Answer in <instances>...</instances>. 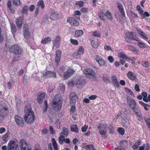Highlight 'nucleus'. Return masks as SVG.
<instances>
[{
	"label": "nucleus",
	"mask_w": 150,
	"mask_h": 150,
	"mask_svg": "<svg viewBox=\"0 0 150 150\" xmlns=\"http://www.w3.org/2000/svg\"><path fill=\"white\" fill-rule=\"evenodd\" d=\"M23 32L28 31V25L26 24H25L23 27Z\"/></svg>",
	"instance_id": "nucleus-62"
},
{
	"label": "nucleus",
	"mask_w": 150,
	"mask_h": 150,
	"mask_svg": "<svg viewBox=\"0 0 150 150\" xmlns=\"http://www.w3.org/2000/svg\"><path fill=\"white\" fill-rule=\"evenodd\" d=\"M115 16L117 21L120 22L122 21V17L120 16L117 11H115Z\"/></svg>",
	"instance_id": "nucleus-31"
},
{
	"label": "nucleus",
	"mask_w": 150,
	"mask_h": 150,
	"mask_svg": "<svg viewBox=\"0 0 150 150\" xmlns=\"http://www.w3.org/2000/svg\"><path fill=\"white\" fill-rule=\"evenodd\" d=\"M20 146L21 150H31L28 148V144L27 143L24 139L20 140Z\"/></svg>",
	"instance_id": "nucleus-7"
},
{
	"label": "nucleus",
	"mask_w": 150,
	"mask_h": 150,
	"mask_svg": "<svg viewBox=\"0 0 150 150\" xmlns=\"http://www.w3.org/2000/svg\"><path fill=\"white\" fill-rule=\"evenodd\" d=\"M128 48L129 50L131 51L136 54H137L138 52V50L134 47L132 45H129L128 46Z\"/></svg>",
	"instance_id": "nucleus-32"
},
{
	"label": "nucleus",
	"mask_w": 150,
	"mask_h": 150,
	"mask_svg": "<svg viewBox=\"0 0 150 150\" xmlns=\"http://www.w3.org/2000/svg\"><path fill=\"white\" fill-rule=\"evenodd\" d=\"M118 8L120 11L121 13V15L124 17H125V13L123 8L122 5L120 3H118Z\"/></svg>",
	"instance_id": "nucleus-30"
},
{
	"label": "nucleus",
	"mask_w": 150,
	"mask_h": 150,
	"mask_svg": "<svg viewBox=\"0 0 150 150\" xmlns=\"http://www.w3.org/2000/svg\"><path fill=\"white\" fill-rule=\"evenodd\" d=\"M23 35L24 37L26 39H28L30 36V33L29 32V31L23 32Z\"/></svg>",
	"instance_id": "nucleus-43"
},
{
	"label": "nucleus",
	"mask_w": 150,
	"mask_h": 150,
	"mask_svg": "<svg viewBox=\"0 0 150 150\" xmlns=\"http://www.w3.org/2000/svg\"><path fill=\"white\" fill-rule=\"evenodd\" d=\"M142 65L143 66L146 67H148L149 66V62L146 61H143L142 62Z\"/></svg>",
	"instance_id": "nucleus-48"
},
{
	"label": "nucleus",
	"mask_w": 150,
	"mask_h": 150,
	"mask_svg": "<svg viewBox=\"0 0 150 150\" xmlns=\"http://www.w3.org/2000/svg\"><path fill=\"white\" fill-rule=\"evenodd\" d=\"M98 16L99 18L102 20L105 21L106 20V18L105 17V15L103 12H101L98 13Z\"/></svg>",
	"instance_id": "nucleus-39"
},
{
	"label": "nucleus",
	"mask_w": 150,
	"mask_h": 150,
	"mask_svg": "<svg viewBox=\"0 0 150 150\" xmlns=\"http://www.w3.org/2000/svg\"><path fill=\"white\" fill-rule=\"evenodd\" d=\"M28 10V7L27 6H24L22 9L23 12L24 13H26Z\"/></svg>",
	"instance_id": "nucleus-60"
},
{
	"label": "nucleus",
	"mask_w": 150,
	"mask_h": 150,
	"mask_svg": "<svg viewBox=\"0 0 150 150\" xmlns=\"http://www.w3.org/2000/svg\"><path fill=\"white\" fill-rule=\"evenodd\" d=\"M13 3L16 6H18L20 4V0H13Z\"/></svg>",
	"instance_id": "nucleus-55"
},
{
	"label": "nucleus",
	"mask_w": 150,
	"mask_h": 150,
	"mask_svg": "<svg viewBox=\"0 0 150 150\" xmlns=\"http://www.w3.org/2000/svg\"><path fill=\"white\" fill-rule=\"evenodd\" d=\"M118 131L119 133L121 135H123L125 133V130L124 129L122 128H119L118 129Z\"/></svg>",
	"instance_id": "nucleus-50"
},
{
	"label": "nucleus",
	"mask_w": 150,
	"mask_h": 150,
	"mask_svg": "<svg viewBox=\"0 0 150 150\" xmlns=\"http://www.w3.org/2000/svg\"><path fill=\"white\" fill-rule=\"evenodd\" d=\"M60 122L59 120V119H57L55 122V124L56 126L58 129H59L60 128Z\"/></svg>",
	"instance_id": "nucleus-56"
},
{
	"label": "nucleus",
	"mask_w": 150,
	"mask_h": 150,
	"mask_svg": "<svg viewBox=\"0 0 150 150\" xmlns=\"http://www.w3.org/2000/svg\"><path fill=\"white\" fill-rule=\"evenodd\" d=\"M76 4L79 6H82L83 5V2L82 1H77L76 2Z\"/></svg>",
	"instance_id": "nucleus-63"
},
{
	"label": "nucleus",
	"mask_w": 150,
	"mask_h": 150,
	"mask_svg": "<svg viewBox=\"0 0 150 150\" xmlns=\"http://www.w3.org/2000/svg\"><path fill=\"white\" fill-rule=\"evenodd\" d=\"M25 115L24 119L25 121L29 123H32L35 120V117L34 114L32 112L30 108L25 107L24 109Z\"/></svg>",
	"instance_id": "nucleus-2"
},
{
	"label": "nucleus",
	"mask_w": 150,
	"mask_h": 150,
	"mask_svg": "<svg viewBox=\"0 0 150 150\" xmlns=\"http://www.w3.org/2000/svg\"><path fill=\"white\" fill-rule=\"evenodd\" d=\"M137 10L138 11L139 13L142 15L143 13L144 12V11L143 9L141 8L140 5H138L136 6Z\"/></svg>",
	"instance_id": "nucleus-44"
},
{
	"label": "nucleus",
	"mask_w": 150,
	"mask_h": 150,
	"mask_svg": "<svg viewBox=\"0 0 150 150\" xmlns=\"http://www.w3.org/2000/svg\"><path fill=\"white\" fill-rule=\"evenodd\" d=\"M11 26L12 32L13 33H15L16 32V27L14 24L11 23Z\"/></svg>",
	"instance_id": "nucleus-47"
},
{
	"label": "nucleus",
	"mask_w": 150,
	"mask_h": 150,
	"mask_svg": "<svg viewBox=\"0 0 150 150\" xmlns=\"http://www.w3.org/2000/svg\"><path fill=\"white\" fill-rule=\"evenodd\" d=\"M56 76V73L55 72L47 70L44 73H43V77L47 76L48 77L54 78H55Z\"/></svg>",
	"instance_id": "nucleus-16"
},
{
	"label": "nucleus",
	"mask_w": 150,
	"mask_h": 150,
	"mask_svg": "<svg viewBox=\"0 0 150 150\" xmlns=\"http://www.w3.org/2000/svg\"><path fill=\"white\" fill-rule=\"evenodd\" d=\"M84 53V49L82 47H79L76 53H75L73 54V57L77 59L79 57V55H81Z\"/></svg>",
	"instance_id": "nucleus-12"
},
{
	"label": "nucleus",
	"mask_w": 150,
	"mask_h": 150,
	"mask_svg": "<svg viewBox=\"0 0 150 150\" xmlns=\"http://www.w3.org/2000/svg\"><path fill=\"white\" fill-rule=\"evenodd\" d=\"M111 79L114 86L117 88L119 87L120 85L116 76H111Z\"/></svg>",
	"instance_id": "nucleus-20"
},
{
	"label": "nucleus",
	"mask_w": 150,
	"mask_h": 150,
	"mask_svg": "<svg viewBox=\"0 0 150 150\" xmlns=\"http://www.w3.org/2000/svg\"><path fill=\"white\" fill-rule=\"evenodd\" d=\"M37 5L38 7L41 8L43 9L45 7V4H44L43 1L42 0H39L38 2Z\"/></svg>",
	"instance_id": "nucleus-37"
},
{
	"label": "nucleus",
	"mask_w": 150,
	"mask_h": 150,
	"mask_svg": "<svg viewBox=\"0 0 150 150\" xmlns=\"http://www.w3.org/2000/svg\"><path fill=\"white\" fill-rule=\"evenodd\" d=\"M96 60L100 66H103L105 64V62L104 59L100 56L96 55Z\"/></svg>",
	"instance_id": "nucleus-17"
},
{
	"label": "nucleus",
	"mask_w": 150,
	"mask_h": 150,
	"mask_svg": "<svg viewBox=\"0 0 150 150\" xmlns=\"http://www.w3.org/2000/svg\"><path fill=\"white\" fill-rule=\"evenodd\" d=\"M9 136V133L7 132L2 137V139L3 141L6 142L7 141V139L8 137Z\"/></svg>",
	"instance_id": "nucleus-49"
},
{
	"label": "nucleus",
	"mask_w": 150,
	"mask_h": 150,
	"mask_svg": "<svg viewBox=\"0 0 150 150\" xmlns=\"http://www.w3.org/2000/svg\"><path fill=\"white\" fill-rule=\"evenodd\" d=\"M127 76L128 78L131 80H135L136 79V75L131 71H129L128 72Z\"/></svg>",
	"instance_id": "nucleus-22"
},
{
	"label": "nucleus",
	"mask_w": 150,
	"mask_h": 150,
	"mask_svg": "<svg viewBox=\"0 0 150 150\" xmlns=\"http://www.w3.org/2000/svg\"><path fill=\"white\" fill-rule=\"evenodd\" d=\"M7 6L9 8V10L11 9V0H9L8 1L7 3Z\"/></svg>",
	"instance_id": "nucleus-64"
},
{
	"label": "nucleus",
	"mask_w": 150,
	"mask_h": 150,
	"mask_svg": "<svg viewBox=\"0 0 150 150\" xmlns=\"http://www.w3.org/2000/svg\"><path fill=\"white\" fill-rule=\"evenodd\" d=\"M119 57L121 58L125 59L126 60H130L131 59L129 58L124 52H120L118 54Z\"/></svg>",
	"instance_id": "nucleus-27"
},
{
	"label": "nucleus",
	"mask_w": 150,
	"mask_h": 150,
	"mask_svg": "<svg viewBox=\"0 0 150 150\" xmlns=\"http://www.w3.org/2000/svg\"><path fill=\"white\" fill-rule=\"evenodd\" d=\"M60 16L57 12H54L52 13L50 15V19L53 21L58 20Z\"/></svg>",
	"instance_id": "nucleus-18"
},
{
	"label": "nucleus",
	"mask_w": 150,
	"mask_h": 150,
	"mask_svg": "<svg viewBox=\"0 0 150 150\" xmlns=\"http://www.w3.org/2000/svg\"><path fill=\"white\" fill-rule=\"evenodd\" d=\"M77 81V79L76 78H73L69 81L68 85L69 86L73 87L74 85H76V82Z\"/></svg>",
	"instance_id": "nucleus-26"
},
{
	"label": "nucleus",
	"mask_w": 150,
	"mask_h": 150,
	"mask_svg": "<svg viewBox=\"0 0 150 150\" xmlns=\"http://www.w3.org/2000/svg\"><path fill=\"white\" fill-rule=\"evenodd\" d=\"M18 144L15 139L10 140L7 146L8 150H17L18 147Z\"/></svg>",
	"instance_id": "nucleus-4"
},
{
	"label": "nucleus",
	"mask_w": 150,
	"mask_h": 150,
	"mask_svg": "<svg viewBox=\"0 0 150 150\" xmlns=\"http://www.w3.org/2000/svg\"><path fill=\"white\" fill-rule=\"evenodd\" d=\"M103 79L104 81L106 83H108L110 81L109 78L107 76H103Z\"/></svg>",
	"instance_id": "nucleus-51"
},
{
	"label": "nucleus",
	"mask_w": 150,
	"mask_h": 150,
	"mask_svg": "<svg viewBox=\"0 0 150 150\" xmlns=\"http://www.w3.org/2000/svg\"><path fill=\"white\" fill-rule=\"evenodd\" d=\"M44 106L45 108V109L43 110V112H45L47 111V101L46 100H44Z\"/></svg>",
	"instance_id": "nucleus-57"
},
{
	"label": "nucleus",
	"mask_w": 150,
	"mask_h": 150,
	"mask_svg": "<svg viewBox=\"0 0 150 150\" xmlns=\"http://www.w3.org/2000/svg\"><path fill=\"white\" fill-rule=\"evenodd\" d=\"M62 131L60 133V135L59 138V143H62L64 139V137H67L69 134V130L68 129L65 127L62 128Z\"/></svg>",
	"instance_id": "nucleus-6"
},
{
	"label": "nucleus",
	"mask_w": 150,
	"mask_h": 150,
	"mask_svg": "<svg viewBox=\"0 0 150 150\" xmlns=\"http://www.w3.org/2000/svg\"><path fill=\"white\" fill-rule=\"evenodd\" d=\"M71 42L74 45H78V42L77 40H76L71 39L70 40Z\"/></svg>",
	"instance_id": "nucleus-52"
},
{
	"label": "nucleus",
	"mask_w": 150,
	"mask_h": 150,
	"mask_svg": "<svg viewBox=\"0 0 150 150\" xmlns=\"http://www.w3.org/2000/svg\"><path fill=\"white\" fill-rule=\"evenodd\" d=\"M83 72L86 74H90L92 75L95 79L96 78V74L95 71L92 69L90 68L86 69L83 71Z\"/></svg>",
	"instance_id": "nucleus-11"
},
{
	"label": "nucleus",
	"mask_w": 150,
	"mask_h": 150,
	"mask_svg": "<svg viewBox=\"0 0 150 150\" xmlns=\"http://www.w3.org/2000/svg\"><path fill=\"white\" fill-rule=\"evenodd\" d=\"M91 45L93 48H97L98 46V41L96 40H93L91 42Z\"/></svg>",
	"instance_id": "nucleus-36"
},
{
	"label": "nucleus",
	"mask_w": 150,
	"mask_h": 150,
	"mask_svg": "<svg viewBox=\"0 0 150 150\" xmlns=\"http://www.w3.org/2000/svg\"><path fill=\"white\" fill-rule=\"evenodd\" d=\"M70 103L71 105L75 104L76 100L78 99L76 94L74 92L70 93L69 96Z\"/></svg>",
	"instance_id": "nucleus-8"
},
{
	"label": "nucleus",
	"mask_w": 150,
	"mask_h": 150,
	"mask_svg": "<svg viewBox=\"0 0 150 150\" xmlns=\"http://www.w3.org/2000/svg\"><path fill=\"white\" fill-rule=\"evenodd\" d=\"M85 149L86 150H95L92 144L87 145L85 146Z\"/></svg>",
	"instance_id": "nucleus-42"
},
{
	"label": "nucleus",
	"mask_w": 150,
	"mask_h": 150,
	"mask_svg": "<svg viewBox=\"0 0 150 150\" xmlns=\"http://www.w3.org/2000/svg\"><path fill=\"white\" fill-rule=\"evenodd\" d=\"M61 39V37L60 35H58L55 37L54 40L53 45L55 46L56 48H58L59 47Z\"/></svg>",
	"instance_id": "nucleus-14"
},
{
	"label": "nucleus",
	"mask_w": 150,
	"mask_h": 150,
	"mask_svg": "<svg viewBox=\"0 0 150 150\" xmlns=\"http://www.w3.org/2000/svg\"><path fill=\"white\" fill-rule=\"evenodd\" d=\"M99 133L103 137H105L106 134V132L103 130H100L99 131Z\"/></svg>",
	"instance_id": "nucleus-54"
},
{
	"label": "nucleus",
	"mask_w": 150,
	"mask_h": 150,
	"mask_svg": "<svg viewBox=\"0 0 150 150\" xmlns=\"http://www.w3.org/2000/svg\"><path fill=\"white\" fill-rule=\"evenodd\" d=\"M141 143V141L138 140L132 146L133 149H137Z\"/></svg>",
	"instance_id": "nucleus-41"
},
{
	"label": "nucleus",
	"mask_w": 150,
	"mask_h": 150,
	"mask_svg": "<svg viewBox=\"0 0 150 150\" xmlns=\"http://www.w3.org/2000/svg\"><path fill=\"white\" fill-rule=\"evenodd\" d=\"M44 95L45 93L44 92L38 93L37 97V100L39 103H42Z\"/></svg>",
	"instance_id": "nucleus-25"
},
{
	"label": "nucleus",
	"mask_w": 150,
	"mask_h": 150,
	"mask_svg": "<svg viewBox=\"0 0 150 150\" xmlns=\"http://www.w3.org/2000/svg\"><path fill=\"white\" fill-rule=\"evenodd\" d=\"M52 142L54 149V150H58L56 142L54 138H52Z\"/></svg>",
	"instance_id": "nucleus-40"
},
{
	"label": "nucleus",
	"mask_w": 150,
	"mask_h": 150,
	"mask_svg": "<svg viewBox=\"0 0 150 150\" xmlns=\"http://www.w3.org/2000/svg\"><path fill=\"white\" fill-rule=\"evenodd\" d=\"M122 124L123 127L127 128L130 125V122L128 119L126 118H125L123 119Z\"/></svg>",
	"instance_id": "nucleus-24"
},
{
	"label": "nucleus",
	"mask_w": 150,
	"mask_h": 150,
	"mask_svg": "<svg viewBox=\"0 0 150 150\" xmlns=\"http://www.w3.org/2000/svg\"><path fill=\"white\" fill-rule=\"evenodd\" d=\"M64 139L62 143H59L61 144H62L64 142H65L67 144H69L70 143V140L69 138L65 139V137H64Z\"/></svg>",
	"instance_id": "nucleus-59"
},
{
	"label": "nucleus",
	"mask_w": 150,
	"mask_h": 150,
	"mask_svg": "<svg viewBox=\"0 0 150 150\" xmlns=\"http://www.w3.org/2000/svg\"><path fill=\"white\" fill-rule=\"evenodd\" d=\"M61 52L60 50H58L56 52V56L55 57V62L57 65H58L59 62L61 59Z\"/></svg>",
	"instance_id": "nucleus-19"
},
{
	"label": "nucleus",
	"mask_w": 150,
	"mask_h": 150,
	"mask_svg": "<svg viewBox=\"0 0 150 150\" xmlns=\"http://www.w3.org/2000/svg\"><path fill=\"white\" fill-rule=\"evenodd\" d=\"M62 98L60 94L56 95L54 97L52 103L53 108L57 111H60L62 108Z\"/></svg>",
	"instance_id": "nucleus-1"
},
{
	"label": "nucleus",
	"mask_w": 150,
	"mask_h": 150,
	"mask_svg": "<svg viewBox=\"0 0 150 150\" xmlns=\"http://www.w3.org/2000/svg\"><path fill=\"white\" fill-rule=\"evenodd\" d=\"M51 41V38L50 37H47L43 38L41 41V43L43 44H46L49 43Z\"/></svg>",
	"instance_id": "nucleus-28"
},
{
	"label": "nucleus",
	"mask_w": 150,
	"mask_h": 150,
	"mask_svg": "<svg viewBox=\"0 0 150 150\" xmlns=\"http://www.w3.org/2000/svg\"><path fill=\"white\" fill-rule=\"evenodd\" d=\"M75 71L74 69H68L65 71L63 75V78L64 79H66L70 77L75 72Z\"/></svg>",
	"instance_id": "nucleus-9"
},
{
	"label": "nucleus",
	"mask_w": 150,
	"mask_h": 150,
	"mask_svg": "<svg viewBox=\"0 0 150 150\" xmlns=\"http://www.w3.org/2000/svg\"><path fill=\"white\" fill-rule=\"evenodd\" d=\"M83 34V31L82 30L76 31L75 33V36L76 37H81Z\"/></svg>",
	"instance_id": "nucleus-34"
},
{
	"label": "nucleus",
	"mask_w": 150,
	"mask_h": 150,
	"mask_svg": "<svg viewBox=\"0 0 150 150\" xmlns=\"http://www.w3.org/2000/svg\"><path fill=\"white\" fill-rule=\"evenodd\" d=\"M81 15V13L80 11H76L74 15V16L77 19H80V15Z\"/></svg>",
	"instance_id": "nucleus-45"
},
{
	"label": "nucleus",
	"mask_w": 150,
	"mask_h": 150,
	"mask_svg": "<svg viewBox=\"0 0 150 150\" xmlns=\"http://www.w3.org/2000/svg\"><path fill=\"white\" fill-rule=\"evenodd\" d=\"M11 52H13L14 54H20L22 52V50L18 45H13L9 49Z\"/></svg>",
	"instance_id": "nucleus-5"
},
{
	"label": "nucleus",
	"mask_w": 150,
	"mask_h": 150,
	"mask_svg": "<svg viewBox=\"0 0 150 150\" xmlns=\"http://www.w3.org/2000/svg\"><path fill=\"white\" fill-rule=\"evenodd\" d=\"M135 34V33L134 32H129L126 33V35L128 38L133 40V37Z\"/></svg>",
	"instance_id": "nucleus-33"
},
{
	"label": "nucleus",
	"mask_w": 150,
	"mask_h": 150,
	"mask_svg": "<svg viewBox=\"0 0 150 150\" xmlns=\"http://www.w3.org/2000/svg\"><path fill=\"white\" fill-rule=\"evenodd\" d=\"M88 128V126L85 125L84 126H83L81 129V131L82 132H85L86 131Z\"/></svg>",
	"instance_id": "nucleus-61"
},
{
	"label": "nucleus",
	"mask_w": 150,
	"mask_h": 150,
	"mask_svg": "<svg viewBox=\"0 0 150 150\" xmlns=\"http://www.w3.org/2000/svg\"><path fill=\"white\" fill-rule=\"evenodd\" d=\"M140 48H144L146 47V45L145 44L142 42H139L138 43V45Z\"/></svg>",
	"instance_id": "nucleus-53"
},
{
	"label": "nucleus",
	"mask_w": 150,
	"mask_h": 150,
	"mask_svg": "<svg viewBox=\"0 0 150 150\" xmlns=\"http://www.w3.org/2000/svg\"><path fill=\"white\" fill-rule=\"evenodd\" d=\"M16 121L18 125L21 127L24 125V122L22 118L18 115H16L15 117Z\"/></svg>",
	"instance_id": "nucleus-15"
},
{
	"label": "nucleus",
	"mask_w": 150,
	"mask_h": 150,
	"mask_svg": "<svg viewBox=\"0 0 150 150\" xmlns=\"http://www.w3.org/2000/svg\"><path fill=\"white\" fill-rule=\"evenodd\" d=\"M132 110L135 113L138 117H142L141 111L139 108H134V109H132Z\"/></svg>",
	"instance_id": "nucleus-29"
},
{
	"label": "nucleus",
	"mask_w": 150,
	"mask_h": 150,
	"mask_svg": "<svg viewBox=\"0 0 150 150\" xmlns=\"http://www.w3.org/2000/svg\"><path fill=\"white\" fill-rule=\"evenodd\" d=\"M71 130L72 131L78 132V129L77 128L76 125H72L71 126Z\"/></svg>",
	"instance_id": "nucleus-35"
},
{
	"label": "nucleus",
	"mask_w": 150,
	"mask_h": 150,
	"mask_svg": "<svg viewBox=\"0 0 150 150\" xmlns=\"http://www.w3.org/2000/svg\"><path fill=\"white\" fill-rule=\"evenodd\" d=\"M137 32L142 38L145 40H147L148 39L147 35L143 32L141 29L137 28Z\"/></svg>",
	"instance_id": "nucleus-21"
},
{
	"label": "nucleus",
	"mask_w": 150,
	"mask_h": 150,
	"mask_svg": "<svg viewBox=\"0 0 150 150\" xmlns=\"http://www.w3.org/2000/svg\"><path fill=\"white\" fill-rule=\"evenodd\" d=\"M145 121L148 127L150 129V119L149 118H146L145 119Z\"/></svg>",
	"instance_id": "nucleus-58"
},
{
	"label": "nucleus",
	"mask_w": 150,
	"mask_h": 150,
	"mask_svg": "<svg viewBox=\"0 0 150 150\" xmlns=\"http://www.w3.org/2000/svg\"><path fill=\"white\" fill-rule=\"evenodd\" d=\"M105 16L107 17V18L110 20H112L113 17L111 13L109 11H106L105 13Z\"/></svg>",
	"instance_id": "nucleus-38"
},
{
	"label": "nucleus",
	"mask_w": 150,
	"mask_h": 150,
	"mask_svg": "<svg viewBox=\"0 0 150 150\" xmlns=\"http://www.w3.org/2000/svg\"><path fill=\"white\" fill-rule=\"evenodd\" d=\"M127 103L132 109H134V108H136L137 104L134 99L128 98H127Z\"/></svg>",
	"instance_id": "nucleus-10"
},
{
	"label": "nucleus",
	"mask_w": 150,
	"mask_h": 150,
	"mask_svg": "<svg viewBox=\"0 0 150 150\" xmlns=\"http://www.w3.org/2000/svg\"><path fill=\"white\" fill-rule=\"evenodd\" d=\"M67 21L71 25L77 26L79 24V22L73 18L69 17L67 19Z\"/></svg>",
	"instance_id": "nucleus-13"
},
{
	"label": "nucleus",
	"mask_w": 150,
	"mask_h": 150,
	"mask_svg": "<svg viewBox=\"0 0 150 150\" xmlns=\"http://www.w3.org/2000/svg\"><path fill=\"white\" fill-rule=\"evenodd\" d=\"M8 106L4 102L0 101V123L3 120L4 117L8 113Z\"/></svg>",
	"instance_id": "nucleus-3"
},
{
	"label": "nucleus",
	"mask_w": 150,
	"mask_h": 150,
	"mask_svg": "<svg viewBox=\"0 0 150 150\" xmlns=\"http://www.w3.org/2000/svg\"><path fill=\"white\" fill-rule=\"evenodd\" d=\"M83 85V82L81 80H79L77 79V81L76 82V85L78 86H79L80 87H81ZM77 87H79L80 86H77Z\"/></svg>",
	"instance_id": "nucleus-46"
},
{
	"label": "nucleus",
	"mask_w": 150,
	"mask_h": 150,
	"mask_svg": "<svg viewBox=\"0 0 150 150\" xmlns=\"http://www.w3.org/2000/svg\"><path fill=\"white\" fill-rule=\"evenodd\" d=\"M23 19L22 17H19L16 20V23L18 28H20L22 27V24Z\"/></svg>",
	"instance_id": "nucleus-23"
}]
</instances>
